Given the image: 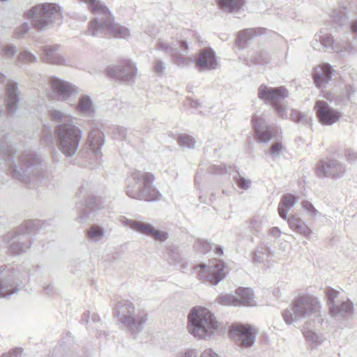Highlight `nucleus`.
I'll return each mask as SVG.
<instances>
[{"label":"nucleus","mask_w":357,"mask_h":357,"mask_svg":"<svg viewBox=\"0 0 357 357\" xmlns=\"http://www.w3.org/2000/svg\"><path fill=\"white\" fill-rule=\"evenodd\" d=\"M154 181L155 176L152 173L135 170L127 180L126 195L137 200H159L162 196L153 185Z\"/></svg>","instance_id":"20e7f679"},{"label":"nucleus","mask_w":357,"mask_h":357,"mask_svg":"<svg viewBox=\"0 0 357 357\" xmlns=\"http://www.w3.org/2000/svg\"><path fill=\"white\" fill-rule=\"evenodd\" d=\"M288 95V91L284 86L273 88L262 84L258 89L259 98L271 103L273 107L287 98Z\"/></svg>","instance_id":"6ab92c4d"},{"label":"nucleus","mask_w":357,"mask_h":357,"mask_svg":"<svg viewBox=\"0 0 357 357\" xmlns=\"http://www.w3.org/2000/svg\"><path fill=\"white\" fill-rule=\"evenodd\" d=\"M356 89L351 84L345 85L344 89L327 93L324 96L328 101L335 105H346L352 95L356 93Z\"/></svg>","instance_id":"393cba45"},{"label":"nucleus","mask_w":357,"mask_h":357,"mask_svg":"<svg viewBox=\"0 0 357 357\" xmlns=\"http://www.w3.org/2000/svg\"><path fill=\"white\" fill-rule=\"evenodd\" d=\"M33 26L38 30H45L49 26L60 25L63 14L59 6L52 3L38 4L26 12Z\"/></svg>","instance_id":"0eeeda50"},{"label":"nucleus","mask_w":357,"mask_h":357,"mask_svg":"<svg viewBox=\"0 0 357 357\" xmlns=\"http://www.w3.org/2000/svg\"><path fill=\"white\" fill-rule=\"evenodd\" d=\"M214 172L216 174H223L227 173L225 165H220L219 166H214Z\"/></svg>","instance_id":"774afa93"},{"label":"nucleus","mask_w":357,"mask_h":357,"mask_svg":"<svg viewBox=\"0 0 357 357\" xmlns=\"http://www.w3.org/2000/svg\"><path fill=\"white\" fill-rule=\"evenodd\" d=\"M320 309V303L317 297L308 294L299 295L282 312V317L287 325H292L305 318L310 322L322 324Z\"/></svg>","instance_id":"7ed1b4c3"},{"label":"nucleus","mask_w":357,"mask_h":357,"mask_svg":"<svg viewBox=\"0 0 357 357\" xmlns=\"http://www.w3.org/2000/svg\"><path fill=\"white\" fill-rule=\"evenodd\" d=\"M158 242H164L169 238V234L166 231L153 228V233L150 236Z\"/></svg>","instance_id":"8fccbe9b"},{"label":"nucleus","mask_w":357,"mask_h":357,"mask_svg":"<svg viewBox=\"0 0 357 357\" xmlns=\"http://www.w3.org/2000/svg\"><path fill=\"white\" fill-rule=\"evenodd\" d=\"M298 199L295 195L289 193L283 195L278 208L280 217L283 220L287 219L288 211L296 205Z\"/></svg>","instance_id":"7c9ffc66"},{"label":"nucleus","mask_w":357,"mask_h":357,"mask_svg":"<svg viewBox=\"0 0 357 357\" xmlns=\"http://www.w3.org/2000/svg\"><path fill=\"white\" fill-rule=\"evenodd\" d=\"M302 208L309 215L315 217L319 214V211L314 207L311 202L308 201H303L301 202Z\"/></svg>","instance_id":"864d4df0"},{"label":"nucleus","mask_w":357,"mask_h":357,"mask_svg":"<svg viewBox=\"0 0 357 357\" xmlns=\"http://www.w3.org/2000/svg\"><path fill=\"white\" fill-rule=\"evenodd\" d=\"M234 179L237 185L243 190H248L250 186L251 181L242 176L238 172L234 176Z\"/></svg>","instance_id":"603ef678"},{"label":"nucleus","mask_w":357,"mask_h":357,"mask_svg":"<svg viewBox=\"0 0 357 357\" xmlns=\"http://www.w3.org/2000/svg\"><path fill=\"white\" fill-rule=\"evenodd\" d=\"M22 351L21 348H16L13 349L9 354H3L1 357H21Z\"/></svg>","instance_id":"69168bd1"},{"label":"nucleus","mask_w":357,"mask_h":357,"mask_svg":"<svg viewBox=\"0 0 357 357\" xmlns=\"http://www.w3.org/2000/svg\"><path fill=\"white\" fill-rule=\"evenodd\" d=\"M39 228L40 223L38 220H29L21 226L17 232L27 235L31 238V235L38 231Z\"/></svg>","instance_id":"c9c22d12"},{"label":"nucleus","mask_w":357,"mask_h":357,"mask_svg":"<svg viewBox=\"0 0 357 357\" xmlns=\"http://www.w3.org/2000/svg\"><path fill=\"white\" fill-rule=\"evenodd\" d=\"M345 157L350 164H354L357 161V153L352 149L346 150Z\"/></svg>","instance_id":"e2e57ef3"},{"label":"nucleus","mask_w":357,"mask_h":357,"mask_svg":"<svg viewBox=\"0 0 357 357\" xmlns=\"http://www.w3.org/2000/svg\"><path fill=\"white\" fill-rule=\"evenodd\" d=\"M113 134L115 138L121 139L126 137V130L123 127L115 126L113 128Z\"/></svg>","instance_id":"680f3d73"},{"label":"nucleus","mask_w":357,"mask_h":357,"mask_svg":"<svg viewBox=\"0 0 357 357\" xmlns=\"http://www.w3.org/2000/svg\"><path fill=\"white\" fill-rule=\"evenodd\" d=\"M22 275L0 266V298H7L17 293L22 283Z\"/></svg>","instance_id":"4468645a"},{"label":"nucleus","mask_w":357,"mask_h":357,"mask_svg":"<svg viewBox=\"0 0 357 357\" xmlns=\"http://www.w3.org/2000/svg\"><path fill=\"white\" fill-rule=\"evenodd\" d=\"M50 88L57 100L69 102L78 94V89L73 84L57 77L50 79Z\"/></svg>","instance_id":"2eb2a0df"},{"label":"nucleus","mask_w":357,"mask_h":357,"mask_svg":"<svg viewBox=\"0 0 357 357\" xmlns=\"http://www.w3.org/2000/svg\"><path fill=\"white\" fill-rule=\"evenodd\" d=\"M37 60V57L33 54L26 50L21 52L17 56V61L19 62L26 64L36 63Z\"/></svg>","instance_id":"c03bdc74"},{"label":"nucleus","mask_w":357,"mask_h":357,"mask_svg":"<svg viewBox=\"0 0 357 357\" xmlns=\"http://www.w3.org/2000/svg\"><path fill=\"white\" fill-rule=\"evenodd\" d=\"M218 3L222 9L232 12L241 8L244 4V0H219Z\"/></svg>","instance_id":"4c0bfd02"},{"label":"nucleus","mask_w":357,"mask_h":357,"mask_svg":"<svg viewBox=\"0 0 357 357\" xmlns=\"http://www.w3.org/2000/svg\"><path fill=\"white\" fill-rule=\"evenodd\" d=\"M121 222L124 226H127L134 231L149 237L151 236L154 228L153 225L147 222L130 220L124 217L121 220Z\"/></svg>","instance_id":"bb28decb"},{"label":"nucleus","mask_w":357,"mask_h":357,"mask_svg":"<svg viewBox=\"0 0 357 357\" xmlns=\"http://www.w3.org/2000/svg\"><path fill=\"white\" fill-rule=\"evenodd\" d=\"M166 70V63L165 61L156 59L153 65V71L158 76L165 75Z\"/></svg>","instance_id":"09e8293b"},{"label":"nucleus","mask_w":357,"mask_h":357,"mask_svg":"<svg viewBox=\"0 0 357 357\" xmlns=\"http://www.w3.org/2000/svg\"><path fill=\"white\" fill-rule=\"evenodd\" d=\"M168 261L169 264L174 266H178L182 264L184 259L182 255L176 249L171 250L169 253Z\"/></svg>","instance_id":"a18cd8bd"},{"label":"nucleus","mask_w":357,"mask_h":357,"mask_svg":"<svg viewBox=\"0 0 357 357\" xmlns=\"http://www.w3.org/2000/svg\"><path fill=\"white\" fill-rule=\"evenodd\" d=\"M112 314L114 317L119 319L120 323L134 337L143 331L149 320L148 314L143 310H136L134 304L129 301L118 302Z\"/></svg>","instance_id":"423d86ee"},{"label":"nucleus","mask_w":357,"mask_h":357,"mask_svg":"<svg viewBox=\"0 0 357 357\" xmlns=\"http://www.w3.org/2000/svg\"><path fill=\"white\" fill-rule=\"evenodd\" d=\"M334 69L328 63H323L315 67L312 72L314 82L317 87L324 88L332 78Z\"/></svg>","instance_id":"b1692460"},{"label":"nucleus","mask_w":357,"mask_h":357,"mask_svg":"<svg viewBox=\"0 0 357 357\" xmlns=\"http://www.w3.org/2000/svg\"><path fill=\"white\" fill-rule=\"evenodd\" d=\"M249 227L252 230L259 232L262 228V222L261 220L255 218L250 220Z\"/></svg>","instance_id":"0e129e2a"},{"label":"nucleus","mask_w":357,"mask_h":357,"mask_svg":"<svg viewBox=\"0 0 357 357\" xmlns=\"http://www.w3.org/2000/svg\"><path fill=\"white\" fill-rule=\"evenodd\" d=\"M277 112V114L282 119H287L288 117L287 107L280 103L273 107Z\"/></svg>","instance_id":"13d9d810"},{"label":"nucleus","mask_w":357,"mask_h":357,"mask_svg":"<svg viewBox=\"0 0 357 357\" xmlns=\"http://www.w3.org/2000/svg\"><path fill=\"white\" fill-rule=\"evenodd\" d=\"M314 109L319 121L323 125H333L340 118V113L324 100L316 101Z\"/></svg>","instance_id":"412c9836"},{"label":"nucleus","mask_w":357,"mask_h":357,"mask_svg":"<svg viewBox=\"0 0 357 357\" xmlns=\"http://www.w3.org/2000/svg\"><path fill=\"white\" fill-rule=\"evenodd\" d=\"M262 250L268 251V250H269V248L266 247L265 245H261L260 247H259L257 248V250H256V252L255 253V257H254V261L255 262H257V263L263 262L266 256L263 255Z\"/></svg>","instance_id":"4d7b16f0"},{"label":"nucleus","mask_w":357,"mask_h":357,"mask_svg":"<svg viewBox=\"0 0 357 357\" xmlns=\"http://www.w3.org/2000/svg\"><path fill=\"white\" fill-rule=\"evenodd\" d=\"M289 227L296 233L310 239L312 231L311 229L301 218L296 215H290L286 219Z\"/></svg>","instance_id":"c85d7f7f"},{"label":"nucleus","mask_w":357,"mask_h":357,"mask_svg":"<svg viewBox=\"0 0 357 357\" xmlns=\"http://www.w3.org/2000/svg\"><path fill=\"white\" fill-rule=\"evenodd\" d=\"M0 155H3L6 165L12 176L34 188L42 181L43 169L40 157L31 150H26L17 155L10 144L6 141L0 144Z\"/></svg>","instance_id":"f257e3e1"},{"label":"nucleus","mask_w":357,"mask_h":357,"mask_svg":"<svg viewBox=\"0 0 357 357\" xmlns=\"http://www.w3.org/2000/svg\"><path fill=\"white\" fill-rule=\"evenodd\" d=\"M105 197L102 196L91 195V214L105 208Z\"/></svg>","instance_id":"79ce46f5"},{"label":"nucleus","mask_w":357,"mask_h":357,"mask_svg":"<svg viewBox=\"0 0 357 357\" xmlns=\"http://www.w3.org/2000/svg\"><path fill=\"white\" fill-rule=\"evenodd\" d=\"M345 172V165L335 159L322 160L317 167V173L319 177H331L337 179L342 177Z\"/></svg>","instance_id":"f3484780"},{"label":"nucleus","mask_w":357,"mask_h":357,"mask_svg":"<svg viewBox=\"0 0 357 357\" xmlns=\"http://www.w3.org/2000/svg\"><path fill=\"white\" fill-rule=\"evenodd\" d=\"M319 324L317 322L313 323L307 321L305 326H303V335L305 340L310 345L317 347L322 344L326 340L324 335L321 333H316L312 327L315 326V324Z\"/></svg>","instance_id":"cd10ccee"},{"label":"nucleus","mask_w":357,"mask_h":357,"mask_svg":"<svg viewBox=\"0 0 357 357\" xmlns=\"http://www.w3.org/2000/svg\"><path fill=\"white\" fill-rule=\"evenodd\" d=\"M49 114L51 119L56 123H59V125L64 123H73V117L59 109H52L49 111Z\"/></svg>","instance_id":"f704fd0d"},{"label":"nucleus","mask_w":357,"mask_h":357,"mask_svg":"<svg viewBox=\"0 0 357 357\" xmlns=\"http://www.w3.org/2000/svg\"><path fill=\"white\" fill-rule=\"evenodd\" d=\"M283 151V146L281 142H276L272 144L270 147L268 153L271 154L273 158H278Z\"/></svg>","instance_id":"5fc2aeb1"},{"label":"nucleus","mask_w":357,"mask_h":357,"mask_svg":"<svg viewBox=\"0 0 357 357\" xmlns=\"http://www.w3.org/2000/svg\"><path fill=\"white\" fill-rule=\"evenodd\" d=\"M156 49L165 54H171L172 62L178 67L188 66L193 61L187 56L189 53L188 43L185 40H180L176 43L160 40L156 44Z\"/></svg>","instance_id":"9b49d317"},{"label":"nucleus","mask_w":357,"mask_h":357,"mask_svg":"<svg viewBox=\"0 0 357 357\" xmlns=\"http://www.w3.org/2000/svg\"><path fill=\"white\" fill-rule=\"evenodd\" d=\"M196 67L201 71L215 70L218 67V59L215 51L211 47L201 50L195 62Z\"/></svg>","instance_id":"4be33fe9"},{"label":"nucleus","mask_w":357,"mask_h":357,"mask_svg":"<svg viewBox=\"0 0 357 357\" xmlns=\"http://www.w3.org/2000/svg\"><path fill=\"white\" fill-rule=\"evenodd\" d=\"M89 183L85 181L76 192V204L80 211L79 222L86 223L89 214Z\"/></svg>","instance_id":"5701e85b"},{"label":"nucleus","mask_w":357,"mask_h":357,"mask_svg":"<svg viewBox=\"0 0 357 357\" xmlns=\"http://www.w3.org/2000/svg\"><path fill=\"white\" fill-rule=\"evenodd\" d=\"M77 110L80 114H87L89 112V96H83L79 98L77 105Z\"/></svg>","instance_id":"49530a36"},{"label":"nucleus","mask_w":357,"mask_h":357,"mask_svg":"<svg viewBox=\"0 0 357 357\" xmlns=\"http://www.w3.org/2000/svg\"><path fill=\"white\" fill-rule=\"evenodd\" d=\"M177 142L181 146L188 149H193L196 143L195 138L188 135H179Z\"/></svg>","instance_id":"37998d69"},{"label":"nucleus","mask_w":357,"mask_h":357,"mask_svg":"<svg viewBox=\"0 0 357 357\" xmlns=\"http://www.w3.org/2000/svg\"><path fill=\"white\" fill-rule=\"evenodd\" d=\"M340 292L331 287L325 290V295L327 299L329 313L337 322L339 327L344 328L349 327V320L352 317L353 303L349 299L337 301Z\"/></svg>","instance_id":"6e6552de"},{"label":"nucleus","mask_w":357,"mask_h":357,"mask_svg":"<svg viewBox=\"0 0 357 357\" xmlns=\"http://www.w3.org/2000/svg\"><path fill=\"white\" fill-rule=\"evenodd\" d=\"M195 269L197 270L200 280L211 285L218 284L226 275L224 262L216 259L210 261L207 265L201 264Z\"/></svg>","instance_id":"f8f14e48"},{"label":"nucleus","mask_w":357,"mask_h":357,"mask_svg":"<svg viewBox=\"0 0 357 357\" xmlns=\"http://www.w3.org/2000/svg\"><path fill=\"white\" fill-rule=\"evenodd\" d=\"M251 123L257 141L267 143L273 138L276 129L271 126L267 125L266 116L264 113L254 114Z\"/></svg>","instance_id":"dca6fc26"},{"label":"nucleus","mask_w":357,"mask_h":357,"mask_svg":"<svg viewBox=\"0 0 357 357\" xmlns=\"http://www.w3.org/2000/svg\"><path fill=\"white\" fill-rule=\"evenodd\" d=\"M332 51L344 56L346 54L354 52V47L348 40L343 38H337L335 40Z\"/></svg>","instance_id":"473e14b6"},{"label":"nucleus","mask_w":357,"mask_h":357,"mask_svg":"<svg viewBox=\"0 0 357 357\" xmlns=\"http://www.w3.org/2000/svg\"><path fill=\"white\" fill-rule=\"evenodd\" d=\"M20 100V98L17 84L16 82L9 81L6 85V102L8 114L13 115L17 112Z\"/></svg>","instance_id":"a878e982"},{"label":"nucleus","mask_w":357,"mask_h":357,"mask_svg":"<svg viewBox=\"0 0 357 357\" xmlns=\"http://www.w3.org/2000/svg\"><path fill=\"white\" fill-rule=\"evenodd\" d=\"M315 40L319 41L320 45L324 48L326 51H332L335 40L330 33H323L321 31L315 35Z\"/></svg>","instance_id":"e433bc0d"},{"label":"nucleus","mask_w":357,"mask_h":357,"mask_svg":"<svg viewBox=\"0 0 357 357\" xmlns=\"http://www.w3.org/2000/svg\"><path fill=\"white\" fill-rule=\"evenodd\" d=\"M6 243L11 241L9 245V251L13 255H20L26 252L31 245V238L25 234L18 232H9L3 238Z\"/></svg>","instance_id":"aec40b11"},{"label":"nucleus","mask_w":357,"mask_h":357,"mask_svg":"<svg viewBox=\"0 0 357 357\" xmlns=\"http://www.w3.org/2000/svg\"><path fill=\"white\" fill-rule=\"evenodd\" d=\"M59 148L66 156L71 157L77 151L82 137L79 128L73 123L59 125L56 129Z\"/></svg>","instance_id":"1a4fd4ad"},{"label":"nucleus","mask_w":357,"mask_h":357,"mask_svg":"<svg viewBox=\"0 0 357 357\" xmlns=\"http://www.w3.org/2000/svg\"><path fill=\"white\" fill-rule=\"evenodd\" d=\"M257 30L254 29H244L238 33L236 43L241 48H244L247 43L257 36Z\"/></svg>","instance_id":"72a5a7b5"},{"label":"nucleus","mask_w":357,"mask_h":357,"mask_svg":"<svg viewBox=\"0 0 357 357\" xmlns=\"http://www.w3.org/2000/svg\"><path fill=\"white\" fill-rule=\"evenodd\" d=\"M188 321V332L195 337L203 340L211 337L220 326L214 314L201 306L190 310Z\"/></svg>","instance_id":"39448f33"},{"label":"nucleus","mask_w":357,"mask_h":357,"mask_svg":"<svg viewBox=\"0 0 357 357\" xmlns=\"http://www.w3.org/2000/svg\"><path fill=\"white\" fill-rule=\"evenodd\" d=\"M137 73L135 64L128 59L122 60L119 63L109 66L106 68V75L109 77L126 84L135 82Z\"/></svg>","instance_id":"ddd939ff"},{"label":"nucleus","mask_w":357,"mask_h":357,"mask_svg":"<svg viewBox=\"0 0 357 357\" xmlns=\"http://www.w3.org/2000/svg\"><path fill=\"white\" fill-rule=\"evenodd\" d=\"M215 302L218 304L225 306H235L237 307L238 303H237V296L231 294H224L219 295Z\"/></svg>","instance_id":"58836bf2"},{"label":"nucleus","mask_w":357,"mask_h":357,"mask_svg":"<svg viewBox=\"0 0 357 357\" xmlns=\"http://www.w3.org/2000/svg\"><path fill=\"white\" fill-rule=\"evenodd\" d=\"M200 357H220V356L213 349H206L201 354Z\"/></svg>","instance_id":"338daca9"},{"label":"nucleus","mask_w":357,"mask_h":357,"mask_svg":"<svg viewBox=\"0 0 357 357\" xmlns=\"http://www.w3.org/2000/svg\"><path fill=\"white\" fill-rule=\"evenodd\" d=\"M108 34L119 39L130 37V30L114 22L108 8L100 0H91V35Z\"/></svg>","instance_id":"f03ea898"},{"label":"nucleus","mask_w":357,"mask_h":357,"mask_svg":"<svg viewBox=\"0 0 357 357\" xmlns=\"http://www.w3.org/2000/svg\"><path fill=\"white\" fill-rule=\"evenodd\" d=\"M194 249L199 253L206 254L211 250V245L206 241L199 240L194 244Z\"/></svg>","instance_id":"de8ad7c7"},{"label":"nucleus","mask_w":357,"mask_h":357,"mask_svg":"<svg viewBox=\"0 0 357 357\" xmlns=\"http://www.w3.org/2000/svg\"><path fill=\"white\" fill-rule=\"evenodd\" d=\"M29 30V24L27 22H24L15 30L14 36L15 38H22L25 36Z\"/></svg>","instance_id":"6e6d98bb"},{"label":"nucleus","mask_w":357,"mask_h":357,"mask_svg":"<svg viewBox=\"0 0 357 357\" xmlns=\"http://www.w3.org/2000/svg\"><path fill=\"white\" fill-rule=\"evenodd\" d=\"M230 332L231 337L240 346L250 347L255 343L256 333L254 328L250 325L234 324Z\"/></svg>","instance_id":"a211bd4d"},{"label":"nucleus","mask_w":357,"mask_h":357,"mask_svg":"<svg viewBox=\"0 0 357 357\" xmlns=\"http://www.w3.org/2000/svg\"><path fill=\"white\" fill-rule=\"evenodd\" d=\"M93 110V106L91 102V119ZM102 128V123H96L91 119V170L98 169L102 166L101 148L105 144Z\"/></svg>","instance_id":"9d476101"},{"label":"nucleus","mask_w":357,"mask_h":357,"mask_svg":"<svg viewBox=\"0 0 357 357\" xmlns=\"http://www.w3.org/2000/svg\"><path fill=\"white\" fill-rule=\"evenodd\" d=\"M251 61L253 63L259 64V65H266L270 63L271 61V57L269 54L266 50H259L255 52L252 56Z\"/></svg>","instance_id":"ea45409f"},{"label":"nucleus","mask_w":357,"mask_h":357,"mask_svg":"<svg viewBox=\"0 0 357 357\" xmlns=\"http://www.w3.org/2000/svg\"><path fill=\"white\" fill-rule=\"evenodd\" d=\"M59 46H46L43 48L44 54L42 59L50 63L61 64L64 61L63 58L57 53Z\"/></svg>","instance_id":"2f4dec72"},{"label":"nucleus","mask_w":357,"mask_h":357,"mask_svg":"<svg viewBox=\"0 0 357 357\" xmlns=\"http://www.w3.org/2000/svg\"><path fill=\"white\" fill-rule=\"evenodd\" d=\"M238 306H254L256 305L255 296L252 289L239 287L235 291Z\"/></svg>","instance_id":"c756f323"},{"label":"nucleus","mask_w":357,"mask_h":357,"mask_svg":"<svg viewBox=\"0 0 357 357\" xmlns=\"http://www.w3.org/2000/svg\"><path fill=\"white\" fill-rule=\"evenodd\" d=\"M177 357H199V354L195 349H188L178 352Z\"/></svg>","instance_id":"bf43d9fd"},{"label":"nucleus","mask_w":357,"mask_h":357,"mask_svg":"<svg viewBox=\"0 0 357 357\" xmlns=\"http://www.w3.org/2000/svg\"><path fill=\"white\" fill-rule=\"evenodd\" d=\"M105 230L98 225L91 226V239L100 240L105 235Z\"/></svg>","instance_id":"3c124183"},{"label":"nucleus","mask_w":357,"mask_h":357,"mask_svg":"<svg viewBox=\"0 0 357 357\" xmlns=\"http://www.w3.org/2000/svg\"><path fill=\"white\" fill-rule=\"evenodd\" d=\"M291 119L296 122L303 125H310L312 119L308 117L306 113L298 112L296 109H292L290 114Z\"/></svg>","instance_id":"a19ab883"},{"label":"nucleus","mask_w":357,"mask_h":357,"mask_svg":"<svg viewBox=\"0 0 357 357\" xmlns=\"http://www.w3.org/2000/svg\"><path fill=\"white\" fill-rule=\"evenodd\" d=\"M17 52V47L13 45H7L3 48V55L6 57L14 56Z\"/></svg>","instance_id":"052dcab7"}]
</instances>
